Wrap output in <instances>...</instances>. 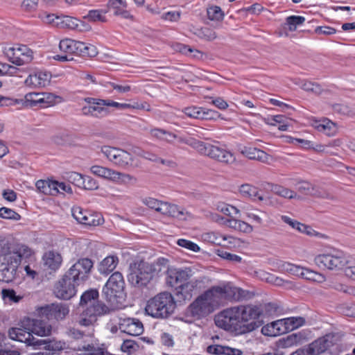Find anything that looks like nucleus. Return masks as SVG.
Masks as SVG:
<instances>
[{"label": "nucleus", "mask_w": 355, "mask_h": 355, "mask_svg": "<svg viewBox=\"0 0 355 355\" xmlns=\"http://www.w3.org/2000/svg\"><path fill=\"white\" fill-rule=\"evenodd\" d=\"M243 297V291L231 283H223L207 290L188 306V315L200 319L213 313L227 300L239 301Z\"/></svg>", "instance_id": "1"}, {"label": "nucleus", "mask_w": 355, "mask_h": 355, "mask_svg": "<svg viewBox=\"0 0 355 355\" xmlns=\"http://www.w3.org/2000/svg\"><path fill=\"white\" fill-rule=\"evenodd\" d=\"M209 282L198 266L171 268L167 270L166 283L171 287H176V295L180 300H190L194 291L205 288Z\"/></svg>", "instance_id": "2"}, {"label": "nucleus", "mask_w": 355, "mask_h": 355, "mask_svg": "<svg viewBox=\"0 0 355 355\" xmlns=\"http://www.w3.org/2000/svg\"><path fill=\"white\" fill-rule=\"evenodd\" d=\"M215 323L219 328L238 335L251 332L259 327L257 322L241 324L236 306L227 308L218 313L215 317Z\"/></svg>", "instance_id": "3"}, {"label": "nucleus", "mask_w": 355, "mask_h": 355, "mask_svg": "<svg viewBox=\"0 0 355 355\" xmlns=\"http://www.w3.org/2000/svg\"><path fill=\"white\" fill-rule=\"evenodd\" d=\"M175 309L173 295L168 292H162L150 298L145 308L146 313L155 318H166Z\"/></svg>", "instance_id": "4"}, {"label": "nucleus", "mask_w": 355, "mask_h": 355, "mask_svg": "<svg viewBox=\"0 0 355 355\" xmlns=\"http://www.w3.org/2000/svg\"><path fill=\"white\" fill-rule=\"evenodd\" d=\"M196 147L197 152L201 155L208 157L222 164L230 165L236 161L234 155L218 141H202V144Z\"/></svg>", "instance_id": "5"}, {"label": "nucleus", "mask_w": 355, "mask_h": 355, "mask_svg": "<svg viewBox=\"0 0 355 355\" xmlns=\"http://www.w3.org/2000/svg\"><path fill=\"white\" fill-rule=\"evenodd\" d=\"M125 282L122 274L115 272L112 274L103 288V295L113 306L118 307L124 299Z\"/></svg>", "instance_id": "6"}, {"label": "nucleus", "mask_w": 355, "mask_h": 355, "mask_svg": "<svg viewBox=\"0 0 355 355\" xmlns=\"http://www.w3.org/2000/svg\"><path fill=\"white\" fill-rule=\"evenodd\" d=\"M159 268L153 267L150 263L140 260L136 261L130 266V274L128 281L135 286H141L146 284L152 278L155 270Z\"/></svg>", "instance_id": "7"}, {"label": "nucleus", "mask_w": 355, "mask_h": 355, "mask_svg": "<svg viewBox=\"0 0 355 355\" xmlns=\"http://www.w3.org/2000/svg\"><path fill=\"white\" fill-rule=\"evenodd\" d=\"M101 152L110 162L118 167L128 168L136 166L134 156L123 149L103 146L101 147Z\"/></svg>", "instance_id": "8"}, {"label": "nucleus", "mask_w": 355, "mask_h": 355, "mask_svg": "<svg viewBox=\"0 0 355 355\" xmlns=\"http://www.w3.org/2000/svg\"><path fill=\"white\" fill-rule=\"evenodd\" d=\"M92 268L93 262L91 259H80L69 269L65 275L79 285L89 278Z\"/></svg>", "instance_id": "9"}, {"label": "nucleus", "mask_w": 355, "mask_h": 355, "mask_svg": "<svg viewBox=\"0 0 355 355\" xmlns=\"http://www.w3.org/2000/svg\"><path fill=\"white\" fill-rule=\"evenodd\" d=\"M314 261L320 268L331 270L343 269L348 262L341 252L319 254L315 257Z\"/></svg>", "instance_id": "10"}, {"label": "nucleus", "mask_w": 355, "mask_h": 355, "mask_svg": "<svg viewBox=\"0 0 355 355\" xmlns=\"http://www.w3.org/2000/svg\"><path fill=\"white\" fill-rule=\"evenodd\" d=\"M90 171L98 177L119 184H128L136 181V178L130 174L119 172L99 165L91 166Z\"/></svg>", "instance_id": "11"}, {"label": "nucleus", "mask_w": 355, "mask_h": 355, "mask_svg": "<svg viewBox=\"0 0 355 355\" xmlns=\"http://www.w3.org/2000/svg\"><path fill=\"white\" fill-rule=\"evenodd\" d=\"M109 309L103 303H97L87 306L83 310L77 319V323L81 327H90L94 324L97 317L108 312Z\"/></svg>", "instance_id": "12"}, {"label": "nucleus", "mask_w": 355, "mask_h": 355, "mask_svg": "<svg viewBox=\"0 0 355 355\" xmlns=\"http://www.w3.org/2000/svg\"><path fill=\"white\" fill-rule=\"evenodd\" d=\"M6 56L16 65H24L31 62L33 58V52L26 45H16L6 51Z\"/></svg>", "instance_id": "13"}, {"label": "nucleus", "mask_w": 355, "mask_h": 355, "mask_svg": "<svg viewBox=\"0 0 355 355\" xmlns=\"http://www.w3.org/2000/svg\"><path fill=\"white\" fill-rule=\"evenodd\" d=\"M82 46V42L70 38L62 39L60 41L59 49L65 55H56L53 56V59L62 62L71 61L73 60V55H80L79 49Z\"/></svg>", "instance_id": "14"}, {"label": "nucleus", "mask_w": 355, "mask_h": 355, "mask_svg": "<svg viewBox=\"0 0 355 355\" xmlns=\"http://www.w3.org/2000/svg\"><path fill=\"white\" fill-rule=\"evenodd\" d=\"M40 315L45 317L49 320L56 321L64 320L69 313V307L63 303H52L42 306L38 309Z\"/></svg>", "instance_id": "15"}, {"label": "nucleus", "mask_w": 355, "mask_h": 355, "mask_svg": "<svg viewBox=\"0 0 355 355\" xmlns=\"http://www.w3.org/2000/svg\"><path fill=\"white\" fill-rule=\"evenodd\" d=\"M236 307L241 324H250L252 322H257L255 320L258 319L263 312L262 306L258 304L239 305ZM258 324L260 322H258Z\"/></svg>", "instance_id": "16"}, {"label": "nucleus", "mask_w": 355, "mask_h": 355, "mask_svg": "<svg viewBox=\"0 0 355 355\" xmlns=\"http://www.w3.org/2000/svg\"><path fill=\"white\" fill-rule=\"evenodd\" d=\"M338 340L334 334H327L308 345L309 355H319L334 347Z\"/></svg>", "instance_id": "17"}, {"label": "nucleus", "mask_w": 355, "mask_h": 355, "mask_svg": "<svg viewBox=\"0 0 355 355\" xmlns=\"http://www.w3.org/2000/svg\"><path fill=\"white\" fill-rule=\"evenodd\" d=\"M76 285H77L76 283L64 275L55 284L54 293L58 298L69 300L76 293Z\"/></svg>", "instance_id": "18"}, {"label": "nucleus", "mask_w": 355, "mask_h": 355, "mask_svg": "<svg viewBox=\"0 0 355 355\" xmlns=\"http://www.w3.org/2000/svg\"><path fill=\"white\" fill-rule=\"evenodd\" d=\"M20 325L23 328L31 331V334H34L40 336H49L51 331V326L41 320L24 318L21 320Z\"/></svg>", "instance_id": "19"}, {"label": "nucleus", "mask_w": 355, "mask_h": 355, "mask_svg": "<svg viewBox=\"0 0 355 355\" xmlns=\"http://www.w3.org/2000/svg\"><path fill=\"white\" fill-rule=\"evenodd\" d=\"M18 266L17 259H12L10 256L5 254L3 261L0 263V281L12 282L16 278Z\"/></svg>", "instance_id": "20"}, {"label": "nucleus", "mask_w": 355, "mask_h": 355, "mask_svg": "<svg viewBox=\"0 0 355 355\" xmlns=\"http://www.w3.org/2000/svg\"><path fill=\"white\" fill-rule=\"evenodd\" d=\"M117 325L121 331L133 336H139L144 331L143 324L135 318H119Z\"/></svg>", "instance_id": "21"}, {"label": "nucleus", "mask_w": 355, "mask_h": 355, "mask_svg": "<svg viewBox=\"0 0 355 355\" xmlns=\"http://www.w3.org/2000/svg\"><path fill=\"white\" fill-rule=\"evenodd\" d=\"M21 322L19 324L18 327H12L8 331L9 337L14 340L25 343L28 345H31L34 348L35 343L37 338H35L31 334V331H28L21 327Z\"/></svg>", "instance_id": "22"}, {"label": "nucleus", "mask_w": 355, "mask_h": 355, "mask_svg": "<svg viewBox=\"0 0 355 355\" xmlns=\"http://www.w3.org/2000/svg\"><path fill=\"white\" fill-rule=\"evenodd\" d=\"M307 340V335L304 331L291 334L276 341L278 348H288L303 344Z\"/></svg>", "instance_id": "23"}, {"label": "nucleus", "mask_w": 355, "mask_h": 355, "mask_svg": "<svg viewBox=\"0 0 355 355\" xmlns=\"http://www.w3.org/2000/svg\"><path fill=\"white\" fill-rule=\"evenodd\" d=\"M51 75L47 71H37L30 74L24 83L31 88H41L48 85L51 81Z\"/></svg>", "instance_id": "24"}, {"label": "nucleus", "mask_w": 355, "mask_h": 355, "mask_svg": "<svg viewBox=\"0 0 355 355\" xmlns=\"http://www.w3.org/2000/svg\"><path fill=\"white\" fill-rule=\"evenodd\" d=\"M160 213L163 215L176 218L179 220H186L190 217V214L184 208L164 202Z\"/></svg>", "instance_id": "25"}, {"label": "nucleus", "mask_w": 355, "mask_h": 355, "mask_svg": "<svg viewBox=\"0 0 355 355\" xmlns=\"http://www.w3.org/2000/svg\"><path fill=\"white\" fill-rule=\"evenodd\" d=\"M42 261L47 269L55 271L61 266L62 257L58 252L49 250L44 254Z\"/></svg>", "instance_id": "26"}, {"label": "nucleus", "mask_w": 355, "mask_h": 355, "mask_svg": "<svg viewBox=\"0 0 355 355\" xmlns=\"http://www.w3.org/2000/svg\"><path fill=\"white\" fill-rule=\"evenodd\" d=\"M108 9L114 10V15L121 16L123 19H132L133 16L127 10L128 3L125 0H109L107 4Z\"/></svg>", "instance_id": "27"}, {"label": "nucleus", "mask_w": 355, "mask_h": 355, "mask_svg": "<svg viewBox=\"0 0 355 355\" xmlns=\"http://www.w3.org/2000/svg\"><path fill=\"white\" fill-rule=\"evenodd\" d=\"M260 141H257L255 143V146H244L241 148V153L245 157L250 159H256L261 162H264L266 157V153L262 149L259 148L260 147Z\"/></svg>", "instance_id": "28"}, {"label": "nucleus", "mask_w": 355, "mask_h": 355, "mask_svg": "<svg viewBox=\"0 0 355 355\" xmlns=\"http://www.w3.org/2000/svg\"><path fill=\"white\" fill-rule=\"evenodd\" d=\"M207 351L208 353L215 355H242L243 354L239 349L221 345H209Z\"/></svg>", "instance_id": "29"}, {"label": "nucleus", "mask_w": 355, "mask_h": 355, "mask_svg": "<svg viewBox=\"0 0 355 355\" xmlns=\"http://www.w3.org/2000/svg\"><path fill=\"white\" fill-rule=\"evenodd\" d=\"M33 250L27 245L24 244L17 245L12 251L6 254L8 256L15 259H17V264L19 266L21 259L29 258L33 254Z\"/></svg>", "instance_id": "30"}, {"label": "nucleus", "mask_w": 355, "mask_h": 355, "mask_svg": "<svg viewBox=\"0 0 355 355\" xmlns=\"http://www.w3.org/2000/svg\"><path fill=\"white\" fill-rule=\"evenodd\" d=\"M35 343V349L43 348L49 351H60L65 346V343L62 341L50 339H37Z\"/></svg>", "instance_id": "31"}, {"label": "nucleus", "mask_w": 355, "mask_h": 355, "mask_svg": "<svg viewBox=\"0 0 355 355\" xmlns=\"http://www.w3.org/2000/svg\"><path fill=\"white\" fill-rule=\"evenodd\" d=\"M118 263L119 259L116 256H107L101 261L98 271L101 274L108 275L116 268Z\"/></svg>", "instance_id": "32"}, {"label": "nucleus", "mask_w": 355, "mask_h": 355, "mask_svg": "<svg viewBox=\"0 0 355 355\" xmlns=\"http://www.w3.org/2000/svg\"><path fill=\"white\" fill-rule=\"evenodd\" d=\"M284 318L268 323V336L275 337L287 332Z\"/></svg>", "instance_id": "33"}, {"label": "nucleus", "mask_w": 355, "mask_h": 355, "mask_svg": "<svg viewBox=\"0 0 355 355\" xmlns=\"http://www.w3.org/2000/svg\"><path fill=\"white\" fill-rule=\"evenodd\" d=\"M240 193L245 198H251L254 200L263 201L264 196L260 194L257 189L250 184H245L239 188Z\"/></svg>", "instance_id": "34"}, {"label": "nucleus", "mask_w": 355, "mask_h": 355, "mask_svg": "<svg viewBox=\"0 0 355 355\" xmlns=\"http://www.w3.org/2000/svg\"><path fill=\"white\" fill-rule=\"evenodd\" d=\"M82 112L85 115H92L96 117L103 116L107 115L108 113L106 108L97 104V101L93 102L92 105L84 106L82 108Z\"/></svg>", "instance_id": "35"}, {"label": "nucleus", "mask_w": 355, "mask_h": 355, "mask_svg": "<svg viewBox=\"0 0 355 355\" xmlns=\"http://www.w3.org/2000/svg\"><path fill=\"white\" fill-rule=\"evenodd\" d=\"M209 241L218 245H227V243H232L234 238L223 235L218 232H210L207 234Z\"/></svg>", "instance_id": "36"}, {"label": "nucleus", "mask_w": 355, "mask_h": 355, "mask_svg": "<svg viewBox=\"0 0 355 355\" xmlns=\"http://www.w3.org/2000/svg\"><path fill=\"white\" fill-rule=\"evenodd\" d=\"M98 297V293L96 290H89L85 291L80 297V305L83 306L84 305L89 306L93 304H96L99 303L96 302V300Z\"/></svg>", "instance_id": "37"}, {"label": "nucleus", "mask_w": 355, "mask_h": 355, "mask_svg": "<svg viewBox=\"0 0 355 355\" xmlns=\"http://www.w3.org/2000/svg\"><path fill=\"white\" fill-rule=\"evenodd\" d=\"M85 216L81 223L82 225L95 227L103 224L104 221L102 216L99 214L87 211Z\"/></svg>", "instance_id": "38"}, {"label": "nucleus", "mask_w": 355, "mask_h": 355, "mask_svg": "<svg viewBox=\"0 0 355 355\" xmlns=\"http://www.w3.org/2000/svg\"><path fill=\"white\" fill-rule=\"evenodd\" d=\"M284 322L286 324V328L287 329V332L293 331L302 326H303L305 322V318L303 317H289L284 318Z\"/></svg>", "instance_id": "39"}, {"label": "nucleus", "mask_w": 355, "mask_h": 355, "mask_svg": "<svg viewBox=\"0 0 355 355\" xmlns=\"http://www.w3.org/2000/svg\"><path fill=\"white\" fill-rule=\"evenodd\" d=\"M42 93L30 92L26 94L24 96L25 103L26 105L33 107L38 104L44 103V98L42 97Z\"/></svg>", "instance_id": "40"}, {"label": "nucleus", "mask_w": 355, "mask_h": 355, "mask_svg": "<svg viewBox=\"0 0 355 355\" xmlns=\"http://www.w3.org/2000/svg\"><path fill=\"white\" fill-rule=\"evenodd\" d=\"M284 309L278 301L268 302V318H275L282 315Z\"/></svg>", "instance_id": "41"}, {"label": "nucleus", "mask_w": 355, "mask_h": 355, "mask_svg": "<svg viewBox=\"0 0 355 355\" xmlns=\"http://www.w3.org/2000/svg\"><path fill=\"white\" fill-rule=\"evenodd\" d=\"M304 21L305 18L302 16L291 15L286 17L285 26L290 31H295L297 26L302 25Z\"/></svg>", "instance_id": "42"}, {"label": "nucleus", "mask_w": 355, "mask_h": 355, "mask_svg": "<svg viewBox=\"0 0 355 355\" xmlns=\"http://www.w3.org/2000/svg\"><path fill=\"white\" fill-rule=\"evenodd\" d=\"M107 12V10H91L85 17L89 21H105V14Z\"/></svg>", "instance_id": "43"}, {"label": "nucleus", "mask_w": 355, "mask_h": 355, "mask_svg": "<svg viewBox=\"0 0 355 355\" xmlns=\"http://www.w3.org/2000/svg\"><path fill=\"white\" fill-rule=\"evenodd\" d=\"M216 210L229 216H231L232 214H240V209H238L237 207L230 205L224 202H218L216 205Z\"/></svg>", "instance_id": "44"}, {"label": "nucleus", "mask_w": 355, "mask_h": 355, "mask_svg": "<svg viewBox=\"0 0 355 355\" xmlns=\"http://www.w3.org/2000/svg\"><path fill=\"white\" fill-rule=\"evenodd\" d=\"M141 202L148 208L154 209L159 213H160L162 208V205H164V202L163 201H159L151 197H146L141 200Z\"/></svg>", "instance_id": "45"}, {"label": "nucleus", "mask_w": 355, "mask_h": 355, "mask_svg": "<svg viewBox=\"0 0 355 355\" xmlns=\"http://www.w3.org/2000/svg\"><path fill=\"white\" fill-rule=\"evenodd\" d=\"M78 20L69 16L61 17L59 21H56V26L62 28H75L78 26Z\"/></svg>", "instance_id": "46"}, {"label": "nucleus", "mask_w": 355, "mask_h": 355, "mask_svg": "<svg viewBox=\"0 0 355 355\" xmlns=\"http://www.w3.org/2000/svg\"><path fill=\"white\" fill-rule=\"evenodd\" d=\"M207 16L211 20L219 21L223 19L224 13L219 6H211L207 8Z\"/></svg>", "instance_id": "47"}, {"label": "nucleus", "mask_w": 355, "mask_h": 355, "mask_svg": "<svg viewBox=\"0 0 355 355\" xmlns=\"http://www.w3.org/2000/svg\"><path fill=\"white\" fill-rule=\"evenodd\" d=\"M177 244L193 252H198L200 250V248L198 244L189 240L180 239L177 241Z\"/></svg>", "instance_id": "48"}, {"label": "nucleus", "mask_w": 355, "mask_h": 355, "mask_svg": "<svg viewBox=\"0 0 355 355\" xmlns=\"http://www.w3.org/2000/svg\"><path fill=\"white\" fill-rule=\"evenodd\" d=\"M0 218L19 220L21 218V216L12 209L1 207L0 208Z\"/></svg>", "instance_id": "49"}, {"label": "nucleus", "mask_w": 355, "mask_h": 355, "mask_svg": "<svg viewBox=\"0 0 355 355\" xmlns=\"http://www.w3.org/2000/svg\"><path fill=\"white\" fill-rule=\"evenodd\" d=\"M82 46L80 47V55L94 57L97 55L96 48L89 44L82 42Z\"/></svg>", "instance_id": "50"}, {"label": "nucleus", "mask_w": 355, "mask_h": 355, "mask_svg": "<svg viewBox=\"0 0 355 355\" xmlns=\"http://www.w3.org/2000/svg\"><path fill=\"white\" fill-rule=\"evenodd\" d=\"M219 118L223 119L221 117V114L218 113L217 111L211 109L202 107L200 119L216 121Z\"/></svg>", "instance_id": "51"}, {"label": "nucleus", "mask_w": 355, "mask_h": 355, "mask_svg": "<svg viewBox=\"0 0 355 355\" xmlns=\"http://www.w3.org/2000/svg\"><path fill=\"white\" fill-rule=\"evenodd\" d=\"M310 196H312L315 198H320L328 200H334V196L329 193L326 190L313 186V190L310 193Z\"/></svg>", "instance_id": "52"}, {"label": "nucleus", "mask_w": 355, "mask_h": 355, "mask_svg": "<svg viewBox=\"0 0 355 355\" xmlns=\"http://www.w3.org/2000/svg\"><path fill=\"white\" fill-rule=\"evenodd\" d=\"M202 107H188L183 110V112L189 117L200 119L202 114Z\"/></svg>", "instance_id": "53"}, {"label": "nucleus", "mask_w": 355, "mask_h": 355, "mask_svg": "<svg viewBox=\"0 0 355 355\" xmlns=\"http://www.w3.org/2000/svg\"><path fill=\"white\" fill-rule=\"evenodd\" d=\"M2 297L5 300H8L11 302H18L22 298L19 295H17L16 292L12 289H3Z\"/></svg>", "instance_id": "54"}, {"label": "nucleus", "mask_w": 355, "mask_h": 355, "mask_svg": "<svg viewBox=\"0 0 355 355\" xmlns=\"http://www.w3.org/2000/svg\"><path fill=\"white\" fill-rule=\"evenodd\" d=\"M38 3L39 0H23L21 8L25 12H34L37 8Z\"/></svg>", "instance_id": "55"}, {"label": "nucleus", "mask_w": 355, "mask_h": 355, "mask_svg": "<svg viewBox=\"0 0 355 355\" xmlns=\"http://www.w3.org/2000/svg\"><path fill=\"white\" fill-rule=\"evenodd\" d=\"M217 254L223 259L230 261L233 263H239L242 259L241 257L224 250H218Z\"/></svg>", "instance_id": "56"}, {"label": "nucleus", "mask_w": 355, "mask_h": 355, "mask_svg": "<svg viewBox=\"0 0 355 355\" xmlns=\"http://www.w3.org/2000/svg\"><path fill=\"white\" fill-rule=\"evenodd\" d=\"M138 345L132 340H126L123 341L121 345V349L123 352L128 353V354L135 352L138 348Z\"/></svg>", "instance_id": "57"}, {"label": "nucleus", "mask_w": 355, "mask_h": 355, "mask_svg": "<svg viewBox=\"0 0 355 355\" xmlns=\"http://www.w3.org/2000/svg\"><path fill=\"white\" fill-rule=\"evenodd\" d=\"M177 47H178V50L184 53V54H186V55H189L190 53H193V54L192 55L193 57L194 58H199L200 56L202 55V53L200 51L197 50V49H191V47L188 46H186V45H184V44H177Z\"/></svg>", "instance_id": "58"}, {"label": "nucleus", "mask_w": 355, "mask_h": 355, "mask_svg": "<svg viewBox=\"0 0 355 355\" xmlns=\"http://www.w3.org/2000/svg\"><path fill=\"white\" fill-rule=\"evenodd\" d=\"M181 12L179 11H168L161 15V19L171 22L178 21L180 19Z\"/></svg>", "instance_id": "59"}, {"label": "nucleus", "mask_w": 355, "mask_h": 355, "mask_svg": "<svg viewBox=\"0 0 355 355\" xmlns=\"http://www.w3.org/2000/svg\"><path fill=\"white\" fill-rule=\"evenodd\" d=\"M200 36L201 38L207 41H212L216 38L217 35L214 31L209 28H203L200 31Z\"/></svg>", "instance_id": "60"}, {"label": "nucleus", "mask_w": 355, "mask_h": 355, "mask_svg": "<svg viewBox=\"0 0 355 355\" xmlns=\"http://www.w3.org/2000/svg\"><path fill=\"white\" fill-rule=\"evenodd\" d=\"M166 134V130L158 128H151L149 130V135L151 138L159 140V141H164Z\"/></svg>", "instance_id": "61"}, {"label": "nucleus", "mask_w": 355, "mask_h": 355, "mask_svg": "<svg viewBox=\"0 0 355 355\" xmlns=\"http://www.w3.org/2000/svg\"><path fill=\"white\" fill-rule=\"evenodd\" d=\"M332 108L334 112L342 115H349L352 113L350 107L345 104L336 103L332 105Z\"/></svg>", "instance_id": "62"}, {"label": "nucleus", "mask_w": 355, "mask_h": 355, "mask_svg": "<svg viewBox=\"0 0 355 355\" xmlns=\"http://www.w3.org/2000/svg\"><path fill=\"white\" fill-rule=\"evenodd\" d=\"M87 211L83 210L81 207H76L71 209V213L73 218L80 224L83 222L85 215Z\"/></svg>", "instance_id": "63"}, {"label": "nucleus", "mask_w": 355, "mask_h": 355, "mask_svg": "<svg viewBox=\"0 0 355 355\" xmlns=\"http://www.w3.org/2000/svg\"><path fill=\"white\" fill-rule=\"evenodd\" d=\"M84 184L82 187L87 190H94L98 189V182L90 176H85Z\"/></svg>", "instance_id": "64"}]
</instances>
